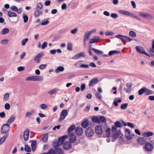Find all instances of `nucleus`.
Wrapping results in <instances>:
<instances>
[{
  "instance_id": "56",
  "label": "nucleus",
  "mask_w": 154,
  "mask_h": 154,
  "mask_svg": "<svg viewBox=\"0 0 154 154\" xmlns=\"http://www.w3.org/2000/svg\"><path fill=\"white\" fill-rule=\"evenodd\" d=\"M110 129L108 128L106 131V136L108 137H109L110 134Z\"/></svg>"
},
{
  "instance_id": "64",
  "label": "nucleus",
  "mask_w": 154,
  "mask_h": 154,
  "mask_svg": "<svg viewBox=\"0 0 154 154\" xmlns=\"http://www.w3.org/2000/svg\"><path fill=\"white\" fill-rule=\"evenodd\" d=\"M125 38V41H126V42H130L133 40V39L127 36H126Z\"/></svg>"
},
{
  "instance_id": "31",
  "label": "nucleus",
  "mask_w": 154,
  "mask_h": 154,
  "mask_svg": "<svg viewBox=\"0 0 154 154\" xmlns=\"http://www.w3.org/2000/svg\"><path fill=\"white\" fill-rule=\"evenodd\" d=\"M145 93L146 95L152 94L153 93V91L145 87Z\"/></svg>"
},
{
  "instance_id": "12",
  "label": "nucleus",
  "mask_w": 154,
  "mask_h": 154,
  "mask_svg": "<svg viewBox=\"0 0 154 154\" xmlns=\"http://www.w3.org/2000/svg\"><path fill=\"white\" fill-rule=\"evenodd\" d=\"M135 49L137 51L141 54H144L146 52L144 49L141 46H136Z\"/></svg>"
},
{
  "instance_id": "9",
  "label": "nucleus",
  "mask_w": 154,
  "mask_h": 154,
  "mask_svg": "<svg viewBox=\"0 0 154 154\" xmlns=\"http://www.w3.org/2000/svg\"><path fill=\"white\" fill-rule=\"evenodd\" d=\"M125 136L127 138V140H130L132 138V136H134V135H133L132 136H130V130L128 128H126L125 129Z\"/></svg>"
},
{
  "instance_id": "35",
  "label": "nucleus",
  "mask_w": 154,
  "mask_h": 154,
  "mask_svg": "<svg viewBox=\"0 0 154 154\" xmlns=\"http://www.w3.org/2000/svg\"><path fill=\"white\" fill-rule=\"evenodd\" d=\"M52 146L55 149L56 148H57V147L60 146L59 144L58 143V142L57 141V140H54L53 143H52Z\"/></svg>"
},
{
  "instance_id": "52",
  "label": "nucleus",
  "mask_w": 154,
  "mask_h": 154,
  "mask_svg": "<svg viewBox=\"0 0 154 154\" xmlns=\"http://www.w3.org/2000/svg\"><path fill=\"white\" fill-rule=\"evenodd\" d=\"M47 153V154H54V153L55 154V152L53 149L51 148L49 149Z\"/></svg>"
},
{
  "instance_id": "18",
  "label": "nucleus",
  "mask_w": 154,
  "mask_h": 154,
  "mask_svg": "<svg viewBox=\"0 0 154 154\" xmlns=\"http://www.w3.org/2000/svg\"><path fill=\"white\" fill-rule=\"evenodd\" d=\"M146 140L144 137H139L137 139V141L138 143L140 145H142L146 142Z\"/></svg>"
},
{
  "instance_id": "40",
  "label": "nucleus",
  "mask_w": 154,
  "mask_h": 154,
  "mask_svg": "<svg viewBox=\"0 0 154 154\" xmlns=\"http://www.w3.org/2000/svg\"><path fill=\"white\" fill-rule=\"evenodd\" d=\"M91 34L89 32V31H87L84 35V39L88 40L89 39V36Z\"/></svg>"
},
{
  "instance_id": "37",
  "label": "nucleus",
  "mask_w": 154,
  "mask_h": 154,
  "mask_svg": "<svg viewBox=\"0 0 154 154\" xmlns=\"http://www.w3.org/2000/svg\"><path fill=\"white\" fill-rule=\"evenodd\" d=\"M92 121L94 122L100 123V121L99 118L97 116H94L92 118Z\"/></svg>"
},
{
  "instance_id": "27",
  "label": "nucleus",
  "mask_w": 154,
  "mask_h": 154,
  "mask_svg": "<svg viewBox=\"0 0 154 154\" xmlns=\"http://www.w3.org/2000/svg\"><path fill=\"white\" fill-rule=\"evenodd\" d=\"M59 89L58 88H54L49 91L48 93L49 94L53 95L54 93H56L57 91H59Z\"/></svg>"
},
{
  "instance_id": "11",
  "label": "nucleus",
  "mask_w": 154,
  "mask_h": 154,
  "mask_svg": "<svg viewBox=\"0 0 154 154\" xmlns=\"http://www.w3.org/2000/svg\"><path fill=\"white\" fill-rule=\"evenodd\" d=\"M29 131L28 129H26L23 133V138L25 141H26L29 139Z\"/></svg>"
},
{
  "instance_id": "2",
  "label": "nucleus",
  "mask_w": 154,
  "mask_h": 154,
  "mask_svg": "<svg viewBox=\"0 0 154 154\" xmlns=\"http://www.w3.org/2000/svg\"><path fill=\"white\" fill-rule=\"evenodd\" d=\"M119 12L121 14H123L125 16L131 17L133 18L139 19L137 16H135L133 14L129 11L123 10H120L119 11Z\"/></svg>"
},
{
  "instance_id": "21",
  "label": "nucleus",
  "mask_w": 154,
  "mask_h": 154,
  "mask_svg": "<svg viewBox=\"0 0 154 154\" xmlns=\"http://www.w3.org/2000/svg\"><path fill=\"white\" fill-rule=\"evenodd\" d=\"M43 55V54L42 53H39L34 58V60L37 63H38L40 62V58Z\"/></svg>"
},
{
  "instance_id": "50",
  "label": "nucleus",
  "mask_w": 154,
  "mask_h": 154,
  "mask_svg": "<svg viewBox=\"0 0 154 154\" xmlns=\"http://www.w3.org/2000/svg\"><path fill=\"white\" fill-rule=\"evenodd\" d=\"M47 66V64H42L39 66V68L41 70H43L46 68Z\"/></svg>"
},
{
  "instance_id": "17",
  "label": "nucleus",
  "mask_w": 154,
  "mask_h": 154,
  "mask_svg": "<svg viewBox=\"0 0 154 154\" xmlns=\"http://www.w3.org/2000/svg\"><path fill=\"white\" fill-rule=\"evenodd\" d=\"M75 134L78 136H80L83 133V129L81 127H77L75 129Z\"/></svg>"
},
{
  "instance_id": "34",
  "label": "nucleus",
  "mask_w": 154,
  "mask_h": 154,
  "mask_svg": "<svg viewBox=\"0 0 154 154\" xmlns=\"http://www.w3.org/2000/svg\"><path fill=\"white\" fill-rule=\"evenodd\" d=\"M91 50L97 54L101 55L103 54V51L94 48H92Z\"/></svg>"
},
{
  "instance_id": "51",
  "label": "nucleus",
  "mask_w": 154,
  "mask_h": 154,
  "mask_svg": "<svg viewBox=\"0 0 154 154\" xmlns=\"http://www.w3.org/2000/svg\"><path fill=\"white\" fill-rule=\"evenodd\" d=\"M128 105L127 103L123 104L121 106V108L122 109H125L127 108Z\"/></svg>"
},
{
  "instance_id": "3",
  "label": "nucleus",
  "mask_w": 154,
  "mask_h": 154,
  "mask_svg": "<svg viewBox=\"0 0 154 154\" xmlns=\"http://www.w3.org/2000/svg\"><path fill=\"white\" fill-rule=\"evenodd\" d=\"M10 128V125L8 124H3L1 128V134H7V132L9 131Z\"/></svg>"
},
{
  "instance_id": "16",
  "label": "nucleus",
  "mask_w": 154,
  "mask_h": 154,
  "mask_svg": "<svg viewBox=\"0 0 154 154\" xmlns=\"http://www.w3.org/2000/svg\"><path fill=\"white\" fill-rule=\"evenodd\" d=\"M68 135L69 136V141L70 142L73 143L76 140V137L72 133H71L70 134Z\"/></svg>"
},
{
  "instance_id": "26",
  "label": "nucleus",
  "mask_w": 154,
  "mask_h": 154,
  "mask_svg": "<svg viewBox=\"0 0 154 154\" xmlns=\"http://www.w3.org/2000/svg\"><path fill=\"white\" fill-rule=\"evenodd\" d=\"M115 37L120 39L122 41H125L126 36L121 34L117 35L115 36Z\"/></svg>"
},
{
  "instance_id": "29",
  "label": "nucleus",
  "mask_w": 154,
  "mask_h": 154,
  "mask_svg": "<svg viewBox=\"0 0 154 154\" xmlns=\"http://www.w3.org/2000/svg\"><path fill=\"white\" fill-rule=\"evenodd\" d=\"M120 135L119 132H117L114 134L112 136V137L114 139H116ZM115 140H113L112 139V142H113Z\"/></svg>"
},
{
  "instance_id": "28",
  "label": "nucleus",
  "mask_w": 154,
  "mask_h": 154,
  "mask_svg": "<svg viewBox=\"0 0 154 154\" xmlns=\"http://www.w3.org/2000/svg\"><path fill=\"white\" fill-rule=\"evenodd\" d=\"M55 154H64L62 149L56 148L55 149Z\"/></svg>"
},
{
  "instance_id": "23",
  "label": "nucleus",
  "mask_w": 154,
  "mask_h": 154,
  "mask_svg": "<svg viewBox=\"0 0 154 154\" xmlns=\"http://www.w3.org/2000/svg\"><path fill=\"white\" fill-rule=\"evenodd\" d=\"M94 37V38H91L90 40V43L91 44L97 42L100 39V37L98 36H95Z\"/></svg>"
},
{
  "instance_id": "22",
  "label": "nucleus",
  "mask_w": 154,
  "mask_h": 154,
  "mask_svg": "<svg viewBox=\"0 0 154 154\" xmlns=\"http://www.w3.org/2000/svg\"><path fill=\"white\" fill-rule=\"evenodd\" d=\"M89 124L88 120V119H85L82 123L81 125L84 128H86L88 126Z\"/></svg>"
},
{
  "instance_id": "38",
  "label": "nucleus",
  "mask_w": 154,
  "mask_h": 154,
  "mask_svg": "<svg viewBox=\"0 0 154 154\" xmlns=\"http://www.w3.org/2000/svg\"><path fill=\"white\" fill-rule=\"evenodd\" d=\"M57 141L59 145L60 146L63 143L64 141V140L63 138L62 137H59L58 140Z\"/></svg>"
},
{
  "instance_id": "42",
  "label": "nucleus",
  "mask_w": 154,
  "mask_h": 154,
  "mask_svg": "<svg viewBox=\"0 0 154 154\" xmlns=\"http://www.w3.org/2000/svg\"><path fill=\"white\" fill-rule=\"evenodd\" d=\"M120 53V52L118 51H110L109 52V56H111L113 54H119Z\"/></svg>"
},
{
  "instance_id": "55",
  "label": "nucleus",
  "mask_w": 154,
  "mask_h": 154,
  "mask_svg": "<svg viewBox=\"0 0 154 154\" xmlns=\"http://www.w3.org/2000/svg\"><path fill=\"white\" fill-rule=\"evenodd\" d=\"M114 35V33L112 32H109V31H107L105 32V35H109L112 36Z\"/></svg>"
},
{
  "instance_id": "58",
  "label": "nucleus",
  "mask_w": 154,
  "mask_h": 154,
  "mask_svg": "<svg viewBox=\"0 0 154 154\" xmlns=\"http://www.w3.org/2000/svg\"><path fill=\"white\" fill-rule=\"evenodd\" d=\"M81 68H83L88 69L89 68V66L88 64H85L83 63H82L81 65Z\"/></svg>"
},
{
  "instance_id": "61",
  "label": "nucleus",
  "mask_w": 154,
  "mask_h": 154,
  "mask_svg": "<svg viewBox=\"0 0 154 154\" xmlns=\"http://www.w3.org/2000/svg\"><path fill=\"white\" fill-rule=\"evenodd\" d=\"M25 68L23 66H20L17 67V69L18 71L21 72L24 70Z\"/></svg>"
},
{
  "instance_id": "48",
  "label": "nucleus",
  "mask_w": 154,
  "mask_h": 154,
  "mask_svg": "<svg viewBox=\"0 0 154 154\" xmlns=\"http://www.w3.org/2000/svg\"><path fill=\"white\" fill-rule=\"evenodd\" d=\"M67 49L69 51L72 50V43H68L67 44Z\"/></svg>"
},
{
  "instance_id": "41",
  "label": "nucleus",
  "mask_w": 154,
  "mask_h": 154,
  "mask_svg": "<svg viewBox=\"0 0 154 154\" xmlns=\"http://www.w3.org/2000/svg\"><path fill=\"white\" fill-rule=\"evenodd\" d=\"M145 87H144L140 89L138 91V95H142L143 93H145Z\"/></svg>"
},
{
  "instance_id": "59",
  "label": "nucleus",
  "mask_w": 154,
  "mask_h": 154,
  "mask_svg": "<svg viewBox=\"0 0 154 154\" xmlns=\"http://www.w3.org/2000/svg\"><path fill=\"white\" fill-rule=\"evenodd\" d=\"M86 85L85 84H82L81 86V90L82 91H84L85 89Z\"/></svg>"
},
{
  "instance_id": "53",
  "label": "nucleus",
  "mask_w": 154,
  "mask_h": 154,
  "mask_svg": "<svg viewBox=\"0 0 154 154\" xmlns=\"http://www.w3.org/2000/svg\"><path fill=\"white\" fill-rule=\"evenodd\" d=\"M47 106L45 104L42 103L40 105V107L42 109H45L47 108Z\"/></svg>"
},
{
  "instance_id": "4",
  "label": "nucleus",
  "mask_w": 154,
  "mask_h": 154,
  "mask_svg": "<svg viewBox=\"0 0 154 154\" xmlns=\"http://www.w3.org/2000/svg\"><path fill=\"white\" fill-rule=\"evenodd\" d=\"M94 133V129L91 127H88L85 131V134L88 137H91Z\"/></svg>"
},
{
  "instance_id": "44",
  "label": "nucleus",
  "mask_w": 154,
  "mask_h": 154,
  "mask_svg": "<svg viewBox=\"0 0 154 154\" xmlns=\"http://www.w3.org/2000/svg\"><path fill=\"white\" fill-rule=\"evenodd\" d=\"M129 35L131 37H135L136 36V33L133 31H130L129 32Z\"/></svg>"
},
{
  "instance_id": "20",
  "label": "nucleus",
  "mask_w": 154,
  "mask_h": 154,
  "mask_svg": "<svg viewBox=\"0 0 154 154\" xmlns=\"http://www.w3.org/2000/svg\"><path fill=\"white\" fill-rule=\"evenodd\" d=\"M64 68L63 66L58 67L55 69V72L56 73H58L60 72H62L64 71Z\"/></svg>"
},
{
  "instance_id": "43",
  "label": "nucleus",
  "mask_w": 154,
  "mask_h": 154,
  "mask_svg": "<svg viewBox=\"0 0 154 154\" xmlns=\"http://www.w3.org/2000/svg\"><path fill=\"white\" fill-rule=\"evenodd\" d=\"M9 30L7 28H4L3 29L2 31V34L4 35L5 34H7L9 32Z\"/></svg>"
},
{
  "instance_id": "32",
  "label": "nucleus",
  "mask_w": 154,
  "mask_h": 154,
  "mask_svg": "<svg viewBox=\"0 0 154 154\" xmlns=\"http://www.w3.org/2000/svg\"><path fill=\"white\" fill-rule=\"evenodd\" d=\"M75 128V126L74 125H71L68 128V134H70L71 133H72V131Z\"/></svg>"
},
{
  "instance_id": "33",
  "label": "nucleus",
  "mask_w": 154,
  "mask_h": 154,
  "mask_svg": "<svg viewBox=\"0 0 154 154\" xmlns=\"http://www.w3.org/2000/svg\"><path fill=\"white\" fill-rule=\"evenodd\" d=\"M36 143V141L34 140L31 143V148L33 151H34L35 150Z\"/></svg>"
},
{
  "instance_id": "25",
  "label": "nucleus",
  "mask_w": 154,
  "mask_h": 154,
  "mask_svg": "<svg viewBox=\"0 0 154 154\" xmlns=\"http://www.w3.org/2000/svg\"><path fill=\"white\" fill-rule=\"evenodd\" d=\"M143 136L145 137H148L152 136L153 135V133L152 132H145L142 133Z\"/></svg>"
},
{
  "instance_id": "24",
  "label": "nucleus",
  "mask_w": 154,
  "mask_h": 154,
  "mask_svg": "<svg viewBox=\"0 0 154 154\" xmlns=\"http://www.w3.org/2000/svg\"><path fill=\"white\" fill-rule=\"evenodd\" d=\"M8 136V134H7L0 138V145H1L4 143Z\"/></svg>"
},
{
  "instance_id": "57",
  "label": "nucleus",
  "mask_w": 154,
  "mask_h": 154,
  "mask_svg": "<svg viewBox=\"0 0 154 154\" xmlns=\"http://www.w3.org/2000/svg\"><path fill=\"white\" fill-rule=\"evenodd\" d=\"M110 16L113 18L116 19L118 17V16L116 13H112L111 14Z\"/></svg>"
},
{
  "instance_id": "62",
  "label": "nucleus",
  "mask_w": 154,
  "mask_h": 154,
  "mask_svg": "<svg viewBox=\"0 0 154 154\" xmlns=\"http://www.w3.org/2000/svg\"><path fill=\"white\" fill-rule=\"evenodd\" d=\"M28 38H26L23 39L22 41V44L23 45H24L28 41Z\"/></svg>"
},
{
  "instance_id": "19",
  "label": "nucleus",
  "mask_w": 154,
  "mask_h": 154,
  "mask_svg": "<svg viewBox=\"0 0 154 154\" xmlns=\"http://www.w3.org/2000/svg\"><path fill=\"white\" fill-rule=\"evenodd\" d=\"M16 118V116L15 115L11 116L7 120V123L10 125L14 120Z\"/></svg>"
},
{
  "instance_id": "36",
  "label": "nucleus",
  "mask_w": 154,
  "mask_h": 154,
  "mask_svg": "<svg viewBox=\"0 0 154 154\" xmlns=\"http://www.w3.org/2000/svg\"><path fill=\"white\" fill-rule=\"evenodd\" d=\"M42 14V11H39L38 9H37L34 13L35 16L36 17H38L40 15Z\"/></svg>"
},
{
  "instance_id": "63",
  "label": "nucleus",
  "mask_w": 154,
  "mask_h": 154,
  "mask_svg": "<svg viewBox=\"0 0 154 154\" xmlns=\"http://www.w3.org/2000/svg\"><path fill=\"white\" fill-rule=\"evenodd\" d=\"M11 9L14 11H17V8L16 6L13 5L11 7Z\"/></svg>"
},
{
  "instance_id": "14",
  "label": "nucleus",
  "mask_w": 154,
  "mask_h": 154,
  "mask_svg": "<svg viewBox=\"0 0 154 154\" xmlns=\"http://www.w3.org/2000/svg\"><path fill=\"white\" fill-rule=\"evenodd\" d=\"M71 142H67L64 143L63 145V148L66 150H68L70 149L72 146Z\"/></svg>"
},
{
  "instance_id": "46",
  "label": "nucleus",
  "mask_w": 154,
  "mask_h": 154,
  "mask_svg": "<svg viewBox=\"0 0 154 154\" xmlns=\"http://www.w3.org/2000/svg\"><path fill=\"white\" fill-rule=\"evenodd\" d=\"M24 150L26 152H30L31 151V148L27 144L25 145Z\"/></svg>"
},
{
  "instance_id": "45",
  "label": "nucleus",
  "mask_w": 154,
  "mask_h": 154,
  "mask_svg": "<svg viewBox=\"0 0 154 154\" xmlns=\"http://www.w3.org/2000/svg\"><path fill=\"white\" fill-rule=\"evenodd\" d=\"M115 126L117 128L121 127L122 125L121 123L119 121H117L115 123Z\"/></svg>"
},
{
  "instance_id": "13",
  "label": "nucleus",
  "mask_w": 154,
  "mask_h": 154,
  "mask_svg": "<svg viewBox=\"0 0 154 154\" xmlns=\"http://www.w3.org/2000/svg\"><path fill=\"white\" fill-rule=\"evenodd\" d=\"M126 86L128 88H124V90L127 93H130L132 90L131 89L132 85L131 83H127L126 84Z\"/></svg>"
},
{
  "instance_id": "54",
  "label": "nucleus",
  "mask_w": 154,
  "mask_h": 154,
  "mask_svg": "<svg viewBox=\"0 0 154 154\" xmlns=\"http://www.w3.org/2000/svg\"><path fill=\"white\" fill-rule=\"evenodd\" d=\"M80 58V57L79 53H78L74 55L72 57V59L73 60H76Z\"/></svg>"
},
{
  "instance_id": "6",
  "label": "nucleus",
  "mask_w": 154,
  "mask_h": 154,
  "mask_svg": "<svg viewBox=\"0 0 154 154\" xmlns=\"http://www.w3.org/2000/svg\"><path fill=\"white\" fill-rule=\"evenodd\" d=\"M144 148L146 151L150 152L152 150L153 147L152 144L148 142L145 143Z\"/></svg>"
},
{
  "instance_id": "1",
  "label": "nucleus",
  "mask_w": 154,
  "mask_h": 154,
  "mask_svg": "<svg viewBox=\"0 0 154 154\" xmlns=\"http://www.w3.org/2000/svg\"><path fill=\"white\" fill-rule=\"evenodd\" d=\"M26 81H40L43 80V78L40 76L34 75L27 77L26 79Z\"/></svg>"
},
{
  "instance_id": "30",
  "label": "nucleus",
  "mask_w": 154,
  "mask_h": 154,
  "mask_svg": "<svg viewBox=\"0 0 154 154\" xmlns=\"http://www.w3.org/2000/svg\"><path fill=\"white\" fill-rule=\"evenodd\" d=\"M48 133L45 134L42 136V140L44 142H46L47 141L48 138Z\"/></svg>"
},
{
  "instance_id": "8",
  "label": "nucleus",
  "mask_w": 154,
  "mask_h": 154,
  "mask_svg": "<svg viewBox=\"0 0 154 154\" xmlns=\"http://www.w3.org/2000/svg\"><path fill=\"white\" fill-rule=\"evenodd\" d=\"M95 131L97 134H101L103 132V130L101 126L100 125L96 126L95 128Z\"/></svg>"
},
{
  "instance_id": "15",
  "label": "nucleus",
  "mask_w": 154,
  "mask_h": 154,
  "mask_svg": "<svg viewBox=\"0 0 154 154\" xmlns=\"http://www.w3.org/2000/svg\"><path fill=\"white\" fill-rule=\"evenodd\" d=\"M35 113V111L33 109L31 110L30 111H28L26 112L25 114V117L29 119L31 118V116H33Z\"/></svg>"
},
{
  "instance_id": "10",
  "label": "nucleus",
  "mask_w": 154,
  "mask_h": 154,
  "mask_svg": "<svg viewBox=\"0 0 154 154\" xmlns=\"http://www.w3.org/2000/svg\"><path fill=\"white\" fill-rule=\"evenodd\" d=\"M98 82V79L97 78H94L92 79L89 84V86L90 87L96 84Z\"/></svg>"
},
{
  "instance_id": "49",
  "label": "nucleus",
  "mask_w": 154,
  "mask_h": 154,
  "mask_svg": "<svg viewBox=\"0 0 154 154\" xmlns=\"http://www.w3.org/2000/svg\"><path fill=\"white\" fill-rule=\"evenodd\" d=\"M99 119L100 121V122H106V121L105 118L103 116H100L99 117Z\"/></svg>"
},
{
  "instance_id": "39",
  "label": "nucleus",
  "mask_w": 154,
  "mask_h": 154,
  "mask_svg": "<svg viewBox=\"0 0 154 154\" xmlns=\"http://www.w3.org/2000/svg\"><path fill=\"white\" fill-rule=\"evenodd\" d=\"M8 14L10 17H16L17 16V14L16 13L11 11H8Z\"/></svg>"
},
{
  "instance_id": "7",
  "label": "nucleus",
  "mask_w": 154,
  "mask_h": 154,
  "mask_svg": "<svg viewBox=\"0 0 154 154\" xmlns=\"http://www.w3.org/2000/svg\"><path fill=\"white\" fill-rule=\"evenodd\" d=\"M139 15L140 16L145 18H153V17L148 13L140 12Z\"/></svg>"
},
{
  "instance_id": "5",
  "label": "nucleus",
  "mask_w": 154,
  "mask_h": 154,
  "mask_svg": "<svg viewBox=\"0 0 154 154\" xmlns=\"http://www.w3.org/2000/svg\"><path fill=\"white\" fill-rule=\"evenodd\" d=\"M68 114V112L66 109L63 110L60 114V117L58 119L59 121L63 120Z\"/></svg>"
},
{
  "instance_id": "47",
  "label": "nucleus",
  "mask_w": 154,
  "mask_h": 154,
  "mask_svg": "<svg viewBox=\"0 0 154 154\" xmlns=\"http://www.w3.org/2000/svg\"><path fill=\"white\" fill-rule=\"evenodd\" d=\"M9 97V94L8 93H5L4 95L3 100L6 101L8 100Z\"/></svg>"
},
{
  "instance_id": "60",
  "label": "nucleus",
  "mask_w": 154,
  "mask_h": 154,
  "mask_svg": "<svg viewBox=\"0 0 154 154\" xmlns=\"http://www.w3.org/2000/svg\"><path fill=\"white\" fill-rule=\"evenodd\" d=\"M152 48L150 50V51L154 53V39L152 41Z\"/></svg>"
}]
</instances>
